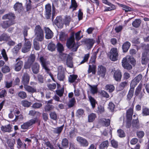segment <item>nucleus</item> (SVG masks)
Returning <instances> with one entry per match:
<instances>
[{"mask_svg": "<svg viewBox=\"0 0 149 149\" xmlns=\"http://www.w3.org/2000/svg\"><path fill=\"white\" fill-rule=\"evenodd\" d=\"M133 113V108H130L126 112L127 119L128 120L131 121Z\"/></svg>", "mask_w": 149, "mask_h": 149, "instance_id": "19", "label": "nucleus"}, {"mask_svg": "<svg viewBox=\"0 0 149 149\" xmlns=\"http://www.w3.org/2000/svg\"><path fill=\"white\" fill-rule=\"evenodd\" d=\"M21 104L23 106L26 107H29L32 104L31 102L25 100L22 101Z\"/></svg>", "mask_w": 149, "mask_h": 149, "instance_id": "47", "label": "nucleus"}, {"mask_svg": "<svg viewBox=\"0 0 149 149\" xmlns=\"http://www.w3.org/2000/svg\"><path fill=\"white\" fill-rule=\"evenodd\" d=\"M78 7L77 3L75 0H71V5L70 6L69 8H72V11L76 10L77 8Z\"/></svg>", "mask_w": 149, "mask_h": 149, "instance_id": "31", "label": "nucleus"}, {"mask_svg": "<svg viewBox=\"0 0 149 149\" xmlns=\"http://www.w3.org/2000/svg\"><path fill=\"white\" fill-rule=\"evenodd\" d=\"M141 22V20L140 19H136L133 22L132 24L133 26L138 28L140 26Z\"/></svg>", "mask_w": 149, "mask_h": 149, "instance_id": "34", "label": "nucleus"}, {"mask_svg": "<svg viewBox=\"0 0 149 149\" xmlns=\"http://www.w3.org/2000/svg\"><path fill=\"white\" fill-rule=\"evenodd\" d=\"M54 23L58 28H61L63 25L62 18L61 17H57L55 19Z\"/></svg>", "mask_w": 149, "mask_h": 149, "instance_id": "18", "label": "nucleus"}, {"mask_svg": "<svg viewBox=\"0 0 149 149\" xmlns=\"http://www.w3.org/2000/svg\"><path fill=\"white\" fill-rule=\"evenodd\" d=\"M122 74L121 71L119 70H115L113 75L114 79L117 81H120L121 80Z\"/></svg>", "mask_w": 149, "mask_h": 149, "instance_id": "14", "label": "nucleus"}, {"mask_svg": "<svg viewBox=\"0 0 149 149\" xmlns=\"http://www.w3.org/2000/svg\"><path fill=\"white\" fill-rule=\"evenodd\" d=\"M131 45L130 43L128 41L125 42L122 45V49L123 52H126L128 50Z\"/></svg>", "mask_w": 149, "mask_h": 149, "instance_id": "26", "label": "nucleus"}, {"mask_svg": "<svg viewBox=\"0 0 149 149\" xmlns=\"http://www.w3.org/2000/svg\"><path fill=\"white\" fill-rule=\"evenodd\" d=\"M66 69L62 65L58 66L57 68L58 73H65Z\"/></svg>", "mask_w": 149, "mask_h": 149, "instance_id": "44", "label": "nucleus"}, {"mask_svg": "<svg viewBox=\"0 0 149 149\" xmlns=\"http://www.w3.org/2000/svg\"><path fill=\"white\" fill-rule=\"evenodd\" d=\"M37 120L38 119L37 118L31 119L21 125V128L24 130H28L32 125L35 124Z\"/></svg>", "mask_w": 149, "mask_h": 149, "instance_id": "9", "label": "nucleus"}, {"mask_svg": "<svg viewBox=\"0 0 149 149\" xmlns=\"http://www.w3.org/2000/svg\"><path fill=\"white\" fill-rule=\"evenodd\" d=\"M88 98L92 108L94 109L95 107L96 104L97 103V102L94 98L91 96H88Z\"/></svg>", "mask_w": 149, "mask_h": 149, "instance_id": "36", "label": "nucleus"}, {"mask_svg": "<svg viewBox=\"0 0 149 149\" xmlns=\"http://www.w3.org/2000/svg\"><path fill=\"white\" fill-rule=\"evenodd\" d=\"M57 78L60 81H64L65 78V73H57Z\"/></svg>", "mask_w": 149, "mask_h": 149, "instance_id": "45", "label": "nucleus"}, {"mask_svg": "<svg viewBox=\"0 0 149 149\" xmlns=\"http://www.w3.org/2000/svg\"><path fill=\"white\" fill-rule=\"evenodd\" d=\"M105 89L106 90H109V92H112L115 89L114 86L112 85L107 84L105 86Z\"/></svg>", "mask_w": 149, "mask_h": 149, "instance_id": "41", "label": "nucleus"}, {"mask_svg": "<svg viewBox=\"0 0 149 149\" xmlns=\"http://www.w3.org/2000/svg\"><path fill=\"white\" fill-rule=\"evenodd\" d=\"M130 88L129 91L127 95V99L129 100H130L131 98L132 97L134 92V86L132 87L131 84L130 85Z\"/></svg>", "mask_w": 149, "mask_h": 149, "instance_id": "20", "label": "nucleus"}, {"mask_svg": "<svg viewBox=\"0 0 149 149\" xmlns=\"http://www.w3.org/2000/svg\"><path fill=\"white\" fill-rule=\"evenodd\" d=\"M63 127L64 125H63L60 127H57L56 128H54L53 131L54 132V133L59 134L63 130Z\"/></svg>", "mask_w": 149, "mask_h": 149, "instance_id": "39", "label": "nucleus"}, {"mask_svg": "<svg viewBox=\"0 0 149 149\" xmlns=\"http://www.w3.org/2000/svg\"><path fill=\"white\" fill-rule=\"evenodd\" d=\"M35 38H36L38 41H41L44 38L43 32L41 28L39 25L36 26L34 29Z\"/></svg>", "mask_w": 149, "mask_h": 149, "instance_id": "5", "label": "nucleus"}, {"mask_svg": "<svg viewBox=\"0 0 149 149\" xmlns=\"http://www.w3.org/2000/svg\"><path fill=\"white\" fill-rule=\"evenodd\" d=\"M108 56L112 61L117 60L118 56L117 49L115 48H111L110 52L108 53Z\"/></svg>", "mask_w": 149, "mask_h": 149, "instance_id": "8", "label": "nucleus"}, {"mask_svg": "<svg viewBox=\"0 0 149 149\" xmlns=\"http://www.w3.org/2000/svg\"><path fill=\"white\" fill-rule=\"evenodd\" d=\"M17 148H21L23 147L24 143L19 138H18L17 139Z\"/></svg>", "mask_w": 149, "mask_h": 149, "instance_id": "57", "label": "nucleus"}, {"mask_svg": "<svg viewBox=\"0 0 149 149\" xmlns=\"http://www.w3.org/2000/svg\"><path fill=\"white\" fill-rule=\"evenodd\" d=\"M60 58L62 61H66V65L68 67L70 68L73 67L72 58L70 55L66 54L61 53L60 54Z\"/></svg>", "mask_w": 149, "mask_h": 149, "instance_id": "4", "label": "nucleus"}, {"mask_svg": "<svg viewBox=\"0 0 149 149\" xmlns=\"http://www.w3.org/2000/svg\"><path fill=\"white\" fill-rule=\"evenodd\" d=\"M10 69L7 66H5L2 68V71L4 73H6L9 72Z\"/></svg>", "mask_w": 149, "mask_h": 149, "instance_id": "64", "label": "nucleus"}, {"mask_svg": "<svg viewBox=\"0 0 149 149\" xmlns=\"http://www.w3.org/2000/svg\"><path fill=\"white\" fill-rule=\"evenodd\" d=\"M77 130L75 128H73L69 132V136L70 138L73 139L76 135Z\"/></svg>", "mask_w": 149, "mask_h": 149, "instance_id": "25", "label": "nucleus"}, {"mask_svg": "<svg viewBox=\"0 0 149 149\" xmlns=\"http://www.w3.org/2000/svg\"><path fill=\"white\" fill-rule=\"evenodd\" d=\"M23 65V62L20 60L19 58L16 59L15 63L14 64V70L17 72L20 71Z\"/></svg>", "mask_w": 149, "mask_h": 149, "instance_id": "10", "label": "nucleus"}, {"mask_svg": "<svg viewBox=\"0 0 149 149\" xmlns=\"http://www.w3.org/2000/svg\"><path fill=\"white\" fill-rule=\"evenodd\" d=\"M35 57H36L34 54H32L29 57L27 61L32 64V63L35 61Z\"/></svg>", "mask_w": 149, "mask_h": 149, "instance_id": "62", "label": "nucleus"}, {"mask_svg": "<svg viewBox=\"0 0 149 149\" xmlns=\"http://www.w3.org/2000/svg\"><path fill=\"white\" fill-rule=\"evenodd\" d=\"M78 76L77 75L71 74L68 77V81L70 83H72L75 81Z\"/></svg>", "mask_w": 149, "mask_h": 149, "instance_id": "30", "label": "nucleus"}, {"mask_svg": "<svg viewBox=\"0 0 149 149\" xmlns=\"http://www.w3.org/2000/svg\"><path fill=\"white\" fill-rule=\"evenodd\" d=\"M56 94L60 97H62L64 92V89L63 88L61 89L57 90L56 91Z\"/></svg>", "mask_w": 149, "mask_h": 149, "instance_id": "60", "label": "nucleus"}, {"mask_svg": "<svg viewBox=\"0 0 149 149\" xmlns=\"http://www.w3.org/2000/svg\"><path fill=\"white\" fill-rule=\"evenodd\" d=\"M129 63L134 66L136 64V60L133 57L130 56L128 58H123L122 61V66L124 69L127 70H130L132 68V66Z\"/></svg>", "mask_w": 149, "mask_h": 149, "instance_id": "2", "label": "nucleus"}, {"mask_svg": "<svg viewBox=\"0 0 149 149\" xmlns=\"http://www.w3.org/2000/svg\"><path fill=\"white\" fill-rule=\"evenodd\" d=\"M42 106V104L40 102H36L33 104L32 107L33 108L36 109H38L41 107Z\"/></svg>", "mask_w": 149, "mask_h": 149, "instance_id": "59", "label": "nucleus"}, {"mask_svg": "<svg viewBox=\"0 0 149 149\" xmlns=\"http://www.w3.org/2000/svg\"><path fill=\"white\" fill-rule=\"evenodd\" d=\"M84 111L82 109H80L77 110L76 112V116L79 118L81 117L84 113Z\"/></svg>", "mask_w": 149, "mask_h": 149, "instance_id": "52", "label": "nucleus"}, {"mask_svg": "<svg viewBox=\"0 0 149 149\" xmlns=\"http://www.w3.org/2000/svg\"><path fill=\"white\" fill-rule=\"evenodd\" d=\"M120 6L123 8V9L125 11V12L132 10V8L128 6L122 4H120Z\"/></svg>", "mask_w": 149, "mask_h": 149, "instance_id": "48", "label": "nucleus"}, {"mask_svg": "<svg viewBox=\"0 0 149 149\" xmlns=\"http://www.w3.org/2000/svg\"><path fill=\"white\" fill-rule=\"evenodd\" d=\"M132 125V127L134 128H135L136 129L139 128V120L137 118L136 119L133 120Z\"/></svg>", "mask_w": 149, "mask_h": 149, "instance_id": "35", "label": "nucleus"}, {"mask_svg": "<svg viewBox=\"0 0 149 149\" xmlns=\"http://www.w3.org/2000/svg\"><path fill=\"white\" fill-rule=\"evenodd\" d=\"M57 50L60 54L62 53L64 50V49L63 45L61 43H58L57 45Z\"/></svg>", "mask_w": 149, "mask_h": 149, "instance_id": "43", "label": "nucleus"}, {"mask_svg": "<svg viewBox=\"0 0 149 149\" xmlns=\"http://www.w3.org/2000/svg\"><path fill=\"white\" fill-rule=\"evenodd\" d=\"M9 37L6 33H3L0 36V41L8 40Z\"/></svg>", "mask_w": 149, "mask_h": 149, "instance_id": "40", "label": "nucleus"}, {"mask_svg": "<svg viewBox=\"0 0 149 149\" xmlns=\"http://www.w3.org/2000/svg\"><path fill=\"white\" fill-rule=\"evenodd\" d=\"M106 70V69L102 65L99 66L98 68L97 74L103 77L105 74Z\"/></svg>", "mask_w": 149, "mask_h": 149, "instance_id": "15", "label": "nucleus"}, {"mask_svg": "<svg viewBox=\"0 0 149 149\" xmlns=\"http://www.w3.org/2000/svg\"><path fill=\"white\" fill-rule=\"evenodd\" d=\"M84 42L87 48L89 49H90L93 46L95 42V41L93 39L88 38L85 39Z\"/></svg>", "mask_w": 149, "mask_h": 149, "instance_id": "12", "label": "nucleus"}, {"mask_svg": "<svg viewBox=\"0 0 149 149\" xmlns=\"http://www.w3.org/2000/svg\"><path fill=\"white\" fill-rule=\"evenodd\" d=\"M109 145V142L108 140H106L102 142L99 146V149H104L107 148Z\"/></svg>", "mask_w": 149, "mask_h": 149, "instance_id": "27", "label": "nucleus"}, {"mask_svg": "<svg viewBox=\"0 0 149 149\" xmlns=\"http://www.w3.org/2000/svg\"><path fill=\"white\" fill-rule=\"evenodd\" d=\"M40 60L42 67L47 71V61L43 56H41L40 58Z\"/></svg>", "mask_w": 149, "mask_h": 149, "instance_id": "29", "label": "nucleus"}, {"mask_svg": "<svg viewBox=\"0 0 149 149\" xmlns=\"http://www.w3.org/2000/svg\"><path fill=\"white\" fill-rule=\"evenodd\" d=\"M38 41L36 38H35L33 41V44L35 49L37 50H39L40 49L39 43L37 41Z\"/></svg>", "mask_w": 149, "mask_h": 149, "instance_id": "37", "label": "nucleus"}, {"mask_svg": "<svg viewBox=\"0 0 149 149\" xmlns=\"http://www.w3.org/2000/svg\"><path fill=\"white\" fill-rule=\"evenodd\" d=\"M0 98H3L4 97L7 95V91L5 89L0 90Z\"/></svg>", "mask_w": 149, "mask_h": 149, "instance_id": "56", "label": "nucleus"}, {"mask_svg": "<svg viewBox=\"0 0 149 149\" xmlns=\"http://www.w3.org/2000/svg\"><path fill=\"white\" fill-rule=\"evenodd\" d=\"M18 96L21 98L24 99L27 97L26 93L24 91H20L18 94Z\"/></svg>", "mask_w": 149, "mask_h": 149, "instance_id": "53", "label": "nucleus"}, {"mask_svg": "<svg viewBox=\"0 0 149 149\" xmlns=\"http://www.w3.org/2000/svg\"><path fill=\"white\" fill-rule=\"evenodd\" d=\"M110 7H106L105 9L104 10V11H111L115 9V7L114 5L111 3V5H108Z\"/></svg>", "mask_w": 149, "mask_h": 149, "instance_id": "58", "label": "nucleus"}, {"mask_svg": "<svg viewBox=\"0 0 149 149\" xmlns=\"http://www.w3.org/2000/svg\"><path fill=\"white\" fill-rule=\"evenodd\" d=\"M128 81H127L121 82L118 86V87L120 88V90H122L125 87L127 86L128 84Z\"/></svg>", "mask_w": 149, "mask_h": 149, "instance_id": "42", "label": "nucleus"}, {"mask_svg": "<svg viewBox=\"0 0 149 149\" xmlns=\"http://www.w3.org/2000/svg\"><path fill=\"white\" fill-rule=\"evenodd\" d=\"M142 113L143 116H146L149 115V109L147 108H143Z\"/></svg>", "mask_w": 149, "mask_h": 149, "instance_id": "61", "label": "nucleus"}, {"mask_svg": "<svg viewBox=\"0 0 149 149\" xmlns=\"http://www.w3.org/2000/svg\"><path fill=\"white\" fill-rule=\"evenodd\" d=\"M48 49L51 51H53L55 50L56 48L55 45L52 43H49L47 46Z\"/></svg>", "mask_w": 149, "mask_h": 149, "instance_id": "51", "label": "nucleus"}, {"mask_svg": "<svg viewBox=\"0 0 149 149\" xmlns=\"http://www.w3.org/2000/svg\"><path fill=\"white\" fill-rule=\"evenodd\" d=\"M40 113L38 111H36L35 110H31L29 111V115L31 116H34L36 115V117L37 118V117H39L40 115Z\"/></svg>", "mask_w": 149, "mask_h": 149, "instance_id": "33", "label": "nucleus"}, {"mask_svg": "<svg viewBox=\"0 0 149 149\" xmlns=\"http://www.w3.org/2000/svg\"><path fill=\"white\" fill-rule=\"evenodd\" d=\"M25 90L29 93H33L36 92V89L29 85H26L24 86Z\"/></svg>", "mask_w": 149, "mask_h": 149, "instance_id": "21", "label": "nucleus"}, {"mask_svg": "<svg viewBox=\"0 0 149 149\" xmlns=\"http://www.w3.org/2000/svg\"><path fill=\"white\" fill-rule=\"evenodd\" d=\"M15 16V14L12 13H9L5 14L2 17V19L8 20L3 21L1 24V26L3 28H7L15 23L14 19Z\"/></svg>", "mask_w": 149, "mask_h": 149, "instance_id": "1", "label": "nucleus"}, {"mask_svg": "<svg viewBox=\"0 0 149 149\" xmlns=\"http://www.w3.org/2000/svg\"><path fill=\"white\" fill-rule=\"evenodd\" d=\"M11 127L10 124L5 126H2L1 127V130L4 132H11Z\"/></svg>", "mask_w": 149, "mask_h": 149, "instance_id": "28", "label": "nucleus"}, {"mask_svg": "<svg viewBox=\"0 0 149 149\" xmlns=\"http://www.w3.org/2000/svg\"><path fill=\"white\" fill-rule=\"evenodd\" d=\"M68 141L66 138H64L63 139L62 141V145L63 147L66 148L68 147Z\"/></svg>", "mask_w": 149, "mask_h": 149, "instance_id": "50", "label": "nucleus"}, {"mask_svg": "<svg viewBox=\"0 0 149 149\" xmlns=\"http://www.w3.org/2000/svg\"><path fill=\"white\" fill-rule=\"evenodd\" d=\"M142 88V85L139 84L136 89L134 95L136 96L138 95L140 93Z\"/></svg>", "mask_w": 149, "mask_h": 149, "instance_id": "49", "label": "nucleus"}, {"mask_svg": "<svg viewBox=\"0 0 149 149\" xmlns=\"http://www.w3.org/2000/svg\"><path fill=\"white\" fill-rule=\"evenodd\" d=\"M24 42L22 49V52L26 53L29 51L31 48L32 41L26 38H24Z\"/></svg>", "mask_w": 149, "mask_h": 149, "instance_id": "6", "label": "nucleus"}, {"mask_svg": "<svg viewBox=\"0 0 149 149\" xmlns=\"http://www.w3.org/2000/svg\"><path fill=\"white\" fill-rule=\"evenodd\" d=\"M96 56H92L89 61V63L92 64L89 65L88 72V73L92 72L93 74H95L96 73V66L94 64L95 63Z\"/></svg>", "mask_w": 149, "mask_h": 149, "instance_id": "7", "label": "nucleus"}, {"mask_svg": "<svg viewBox=\"0 0 149 149\" xmlns=\"http://www.w3.org/2000/svg\"><path fill=\"white\" fill-rule=\"evenodd\" d=\"M147 55V53H146L142 54L141 60L142 64H146L148 61L149 59Z\"/></svg>", "mask_w": 149, "mask_h": 149, "instance_id": "24", "label": "nucleus"}, {"mask_svg": "<svg viewBox=\"0 0 149 149\" xmlns=\"http://www.w3.org/2000/svg\"><path fill=\"white\" fill-rule=\"evenodd\" d=\"M66 45L68 48L71 49L72 51H77L78 47H75L74 33H72L70 37L67 40Z\"/></svg>", "mask_w": 149, "mask_h": 149, "instance_id": "3", "label": "nucleus"}, {"mask_svg": "<svg viewBox=\"0 0 149 149\" xmlns=\"http://www.w3.org/2000/svg\"><path fill=\"white\" fill-rule=\"evenodd\" d=\"M40 65L39 64L35 63L31 65V69L33 73L34 74H37L39 70Z\"/></svg>", "mask_w": 149, "mask_h": 149, "instance_id": "16", "label": "nucleus"}, {"mask_svg": "<svg viewBox=\"0 0 149 149\" xmlns=\"http://www.w3.org/2000/svg\"><path fill=\"white\" fill-rule=\"evenodd\" d=\"M53 36V33L50 29L47 27V39H50Z\"/></svg>", "mask_w": 149, "mask_h": 149, "instance_id": "55", "label": "nucleus"}, {"mask_svg": "<svg viewBox=\"0 0 149 149\" xmlns=\"http://www.w3.org/2000/svg\"><path fill=\"white\" fill-rule=\"evenodd\" d=\"M100 121L104 126L106 127L108 126L110 124V120L109 119L102 118L100 119Z\"/></svg>", "mask_w": 149, "mask_h": 149, "instance_id": "23", "label": "nucleus"}, {"mask_svg": "<svg viewBox=\"0 0 149 149\" xmlns=\"http://www.w3.org/2000/svg\"><path fill=\"white\" fill-rule=\"evenodd\" d=\"M32 64L31 63L27 61L25 62L24 65V68L25 69H29L31 67Z\"/></svg>", "mask_w": 149, "mask_h": 149, "instance_id": "63", "label": "nucleus"}, {"mask_svg": "<svg viewBox=\"0 0 149 149\" xmlns=\"http://www.w3.org/2000/svg\"><path fill=\"white\" fill-rule=\"evenodd\" d=\"M76 140L81 146L86 147L88 145L89 143L88 141L83 137L78 136L77 137Z\"/></svg>", "mask_w": 149, "mask_h": 149, "instance_id": "11", "label": "nucleus"}, {"mask_svg": "<svg viewBox=\"0 0 149 149\" xmlns=\"http://www.w3.org/2000/svg\"><path fill=\"white\" fill-rule=\"evenodd\" d=\"M15 11L20 13L23 11V7L22 4L19 2L16 3L13 7Z\"/></svg>", "mask_w": 149, "mask_h": 149, "instance_id": "17", "label": "nucleus"}, {"mask_svg": "<svg viewBox=\"0 0 149 149\" xmlns=\"http://www.w3.org/2000/svg\"><path fill=\"white\" fill-rule=\"evenodd\" d=\"M117 133L118 136L120 137L123 138L125 136V134L124 131L121 129L118 130Z\"/></svg>", "mask_w": 149, "mask_h": 149, "instance_id": "54", "label": "nucleus"}, {"mask_svg": "<svg viewBox=\"0 0 149 149\" xmlns=\"http://www.w3.org/2000/svg\"><path fill=\"white\" fill-rule=\"evenodd\" d=\"M22 78V82L24 86L28 84L30 80V76L29 74L27 73H24Z\"/></svg>", "mask_w": 149, "mask_h": 149, "instance_id": "13", "label": "nucleus"}, {"mask_svg": "<svg viewBox=\"0 0 149 149\" xmlns=\"http://www.w3.org/2000/svg\"><path fill=\"white\" fill-rule=\"evenodd\" d=\"M22 45V44L20 43L14 47L12 49V52L14 55H16L18 53L19 50L21 48Z\"/></svg>", "mask_w": 149, "mask_h": 149, "instance_id": "22", "label": "nucleus"}, {"mask_svg": "<svg viewBox=\"0 0 149 149\" xmlns=\"http://www.w3.org/2000/svg\"><path fill=\"white\" fill-rule=\"evenodd\" d=\"M96 115L94 113H91L88 116V120L89 122H92L96 117Z\"/></svg>", "mask_w": 149, "mask_h": 149, "instance_id": "38", "label": "nucleus"}, {"mask_svg": "<svg viewBox=\"0 0 149 149\" xmlns=\"http://www.w3.org/2000/svg\"><path fill=\"white\" fill-rule=\"evenodd\" d=\"M68 37V35L65 33L63 32L60 33L59 39L60 40L62 41L65 40Z\"/></svg>", "mask_w": 149, "mask_h": 149, "instance_id": "32", "label": "nucleus"}, {"mask_svg": "<svg viewBox=\"0 0 149 149\" xmlns=\"http://www.w3.org/2000/svg\"><path fill=\"white\" fill-rule=\"evenodd\" d=\"M76 103V100L74 97L72 98L70 100L68 104V106L69 108L72 107Z\"/></svg>", "mask_w": 149, "mask_h": 149, "instance_id": "46", "label": "nucleus"}]
</instances>
